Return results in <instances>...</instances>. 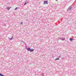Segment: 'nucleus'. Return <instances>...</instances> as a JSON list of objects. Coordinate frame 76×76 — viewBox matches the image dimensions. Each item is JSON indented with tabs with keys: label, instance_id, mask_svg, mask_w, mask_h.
I'll return each instance as SVG.
<instances>
[{
	"label": "nucleus",
	"instance_id": "obj_1",
	"mask_svg": "<svg viewBox=\"0 0 76 76\" xmlns=\"http://www.w3.org/2000/svg\"><path fill=\"white\" fill-rule=\"evenodd\" d=\"M72 6H70V7H69L68 8V9H67V12H68V11H70V10H71V9H72Z\"/></svg>",
	"mask_w": 76,
	"mask_h": 76
},
{
	"label": "nucleus",
	"instance_id": "obj_2",
	"mask_svg": "<svg viewBox=\"0 0 76 76\" xmlns=\"http://www.w3.org/2000/svg\"><path fill=\"white\" fill-rule=\"evenodd\" d=\"M44 4H48V1H44Z\"/></svg>",
	"mask_w": 76,
	"mask_h": 76
},
{
	"label": "nucleus",
	"instance_id": "obj_3",
	"mask_svg": "<svg viewBox=\"0 0 76 76\" xmlns=\"http://www.w3.org/2000/svg\"><path fill=\"white\" fill-rule=\"evenodd\" d=\"M26 50H27L28 51H31V48H26Z\"/></svg>",
	"mask_w": 76,
	"mask_h": 76
},
{
	"label": "nucleus",
	"instance_id": "obj_4",
	"mask_svg": "<svg viewBox=\"0 0 76 76\" xmlns=\"http://www.w3.org/2000/svg\"><path fill=\"white\" fill-rule=\"evenodd\" d=\"M60 39H61V40H62V41H64L65 39V38L62 37Z\"/></svg>",
	"mask_w": 76,
	"mask_h": 76
},
{
	"label": "nucleus",
	"instance_id": "obj_5",
	"mask_svg": "<svg viewBox=\"0 0 76 76\" xmlns=\"http://www.w3.org/2000/svg\"><path fill=\"white\" fill-rule=\"evenodd\" d=\"M34 50L33 49H31V50H30V52H33V51H34Z\"/></svg>",
	"mask_w": 76,
	"mask_h": 76
},
{
	"label": "nucleus",
	"instance_id": "obj_6",
	"mask_svg": "<svg viewBox=\"0 0 76 76\" xmlns=\"http://www.w3.org/2000/svg\"><path fill=\"white\" fill-rule=\"evenodd\" d=\"M73 38H70L69 39V40L70 41H71H71H72L73 40Z\"/></svg>",
	"mask_w": 76,
	"mask_h": 76
},
{
	"label": "nucleus",
	"instance_id": "obj_7",
	"mask_svg": "<svg viewBox=\"0 0 76 76\" xmlns=\"http://www.w3.org/2000/svg\"><path fill=\"white\" fill-rule=\"evenodd\" d=\"M13 36L12 37V38H9V39H10V40H12V39H13Z\"/></svg>",
	"mask_w": 76,
	"mask_h": 76
},
{
	"label": "nucleus",
	"instance_id": "obj_8",
	"mask_svg": "<svg viewBox=\"0 0 76 76\" xmlns=\"http://www.w3.org/2000/svg\"><path fill=\"white\" fill-rule=\"evenodd\" d=\"M10 7H7V9L8 10H10Z\"/></svg>",
	"mask_w": 76,
	"mask_h": 76
},
{
	"label": "nucleus",
	"instance_id": "obj_9",
	"mask_svg": "<svg viewBox=\"0 0 76 76\" xmlns=\"http://www.w3.org/2000/svg\"><path fill=\"white\" fill-rule=\"evenodd\" d=\"M28 2H25V4H24V5L25 6V5H26L27 3H28Z\"/></svg>",
	"mask_w": 76,
	"mask_h": 76
},
{
	"label": "nucleus",
	"instance_id": "obj_10",
	"mask_svg": "<svg viewBox=\"0 0 76 76\" xmlns=\"http://www.w3.org/2000/svg\"><path fill=\"white\" fill-rule=\"evenodd\" d=\"M0 76H5L4 75H2L1 73H0Z\"/></svg>",
	"mask_w": 76,
	"mask_h": 76
},
{
	"label": "nucleus",
	"instance_id": "obj_11",
	"mask_svg": "<svg viewBox=\"0 0 76 76\" xmlns=\"http://www.w3.org/2000/svg\"><path fill=\"white\" fill-rule=\"evenodd\" d=\"M59 60V58H56V59H55V60Z\"/></svg>",
	"mask_w": 76,
	"mask_h": 76
},
{
	"label": "nucleus",
	"instance_id": "obj_12",
	"mask_svg": "<svg viewBox=\"0 0 76 76\" xmlns=\"http://www.w3.org/2000/svg\"><path fill=\"white\" fill-rule=\"evenodd\" d=\"M17 9H18V7H16L15 9V10H16Z\"/></svg>",
	"mask_w": 76,
	"mask_h": 76
},
{
	"label": "nucleus",
	"instance_id": "obj_13",
	"mask_svg": "<svg viewBox=\"0 0 76 76\" xmlns=\"http://www.w3.org/2000/svg\"><path fill=\"white\" fill-rule=\"evenodd\" d=\"M58 57L59 58H60V57H61V56H59Z\"/></svg>",
	"mask_w": 76,
	"mask_h": 76
},
{
	"label": "nucleus",
	"instance_id": "obj_14",
	"mask_svg": "<svg viewBox=\"0 0 76 76\" xmlns=\"http://www.w3.org/2000/svg\"><path fill=\"white\" fill-rule=\"evenodd\" d=\"M23 24V23H22V22H21V23H20L21 25H22V24Z\"/></svg>",
	"mask_w": 76,
	"mask_h": 76
},
{
	"label": "nucleus",
	"instance_id": "obj_15",
	"mask_svg": "<svg viewBox=\"0 0 76 76\" xmlns=\"http://www.w3.org/2000/svg\"><path fill=\"white\" fill-rule=\"evenodd\" d=\"M41 75H44V74L42 73V74H41Z\"/></svg>",
	"mask_w": 76,
	"mask_h": 76
},
{
	"label": "nucleus",
	"instance_id": "obj_16",
	"mask_svg": "<svg viewBox=\"0 0 76 76\" xmlns=\"http://www.w3.org/2000/svg\"><path fill=\"white\" fill-rule=\"evenodd\" d=\"M22 42H23V41H21Z\"/></svg>",
	"mask_w": 76,
	"mask_h": 76
},
{
	"label": "nucleus",
	"instance_id": "obj_17",
	"mask_svg": "<svg viewBox=\"0 0 76 76\" xmlns=\"http://www.w3.org/2000/svg\"><path fill=\"white\" fill-rule=\"evenodd\" d=\"M58 0H56V1H57Z\"/></svg>",
	"mask_w": 76,
	"mask_h": 76
},
{
	"label": "nucleus",
	"instance_id": "obj_18",
	"mask_svg": "<svg viewBox=\"0 0 76 76\" xmlns=\"http://www.w3.org/2000/svg\"><path fill=\"white\" fill-rule=\"evenodd\" d=\"M62 58V59H63V58Z\"/></svg>",
	"mask_w": 76,
	"mask_h": 76
}]
</instances>
